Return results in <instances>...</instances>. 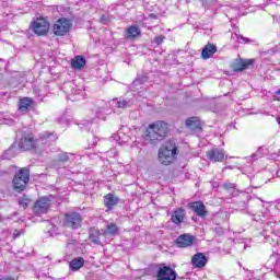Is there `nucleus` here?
Returning <instances> with one entry per match:
<instances>
[{
	"mask_svg": "<svg viewBox=\"0 0 280 280\" xmlns=\"http://www.w3.org/2000/svg\"><path fill=\"white\" fill-rule=\"evenodd\" d=\"M194 236L190 234H182L177 237L176 244L179 248H187L194 246Z\"/></svg>",
	"mask_w": 280,
	"mask_h": 280,
	"instance_id": "2eb2a0df",
	"label": "nucleus"
},
{
	"mask_svg": "<svg viewBox=\"0 0 280 280\" xmlns=\"http://www.w3.org/2000/svg\"><path fill=\"white\" fill-rule=\"evenodd\" d=\"M202 2V4L207 8V5H209V2H214L215 0H200Z\"/></svg>",
	"mask_w": 280,
	"mask_h": 280,
	"instance_id": "f704fd0d",
	"label": "nucleus"
},
{
	"mask_svg": "<svg viewBox=\"0 0 280 280\" xmlns=\"http://www.w3.org/2000/svg\"><path fill=\"white\" fill-rule=\"evenodd\" d=\"M3 159H7L8 161H10V159H14V148L7 150L3 154Z\"/></svg>",
	"mask_w": 280,
	"mask_h": 280,
	"instance_id": "c756f323",
	"label": "nucleus"
},
{
	"mask_svg": "<svg viewBox=\"0 0 280 280\" xmlns=\"http://www.w3.org/2000/svg\"><path fill=\"white\" fill-rule=\"evenodd\" d=\"M71 27H73V23H71V20L67 18H60L55 22L52 26V32L55 36H67V34L71 32Z\"/></svg>",
	"mask_w": 280,
	"mask_h": 280,
	"instance_id": "423d86ee",
	"label": "nucleus"
},
{
	"mask_svg": "<svg viewBox=\"0 0 280 280\" xmlns=\"http://www.w3.org/2000/svg\"><path fill=\"white\" fill-rule=\"evenodd\" d=\"M0 280H16V279L10 278V277H5V278H1Z\"/></svg>",
	"mask_w": 280,
	"mask_h": 280,
	"instance_id": "58836bf2",
	"label": "nucleus"
},
{
	"mask_svg": "<svg viewBox=\"0 0 280 280\" xmlns=\"http://www.w3.org/2000/svg\"><path fill=\"white\" fill-rule=\"evenodd\" d=\"M191 264L195 268H205L207 266V256L202 253H197L192 256Z\"/></svg>",
	"mask_w": 280,
	"mask_h": 280,
	"instance_id": "f3484780",
	"label": "nucleus"
},
{
	"mask_svg": "<svg viewBox=\"0 0 280 280\" xmlns=\"http://www.w3.org/2000/svg\"><path fill=\"white\" fill-rule=\"evenodd\" d=\"M273 97H275V100H277V102H280V90L276 92Z\"/></svg>",
	"mask_w": 280,
	"mask_h": 280,
	"instance_id": "c9c22d12",
	"label": "nucleus"
},
{
	"mask_svg": "<svg viewBox=\"0 0 280 280\" xmlns=\"http://www.w3.org/2000/svg\"><path fill=\"white\" fill-rule=\"evenodd\" d=\"M132 104H135V100L114 98L110 102L97 101L92 107V113L97 119H106V115H110L115 108H130Z\"/></svg>",
	"mask_w": 280,
	"mask_h": 280,
	"instance_id": "f03ea898",
	"label": "nucleus"
},
{
	"mask_svg": "<svg viewBox=\"0 0 280 280\" xmlns=\"http://www.w3.org/2000/svg\"><path fill=\"white\" fill-rule=\"evenodd\" d=\"M23 235V231L14 230L13 231V240H16V237H21Z\"/></svg>",
	"mask_w": 280,
	"mask_h": 280,
	"instance_id": "2f4dec72",
	"label": "nucleus"
},
{
	"mask_svg": "<svg viewBox=\"0 0 280 280\" xmlns=\"http://www.w3.org/2000/svg\"><path fill=\"white\" fill-rule=\"evenodd\" d=\"M101 22H103L106 25V23H108V18L106 15H103L101 18Z\"/></svg>",
	"mask_w": 280,
	"mask_h": 280,
	"instance_id": "e433bc0d",
	"label": "nucleus"
},
{
	"mask_svg": "<svg viewBox=\"0 0 280 280\" xmlns=\"http://www.w3.org/2000/svg\"><path fill=\"white\" fill-rule=\"evenodd\" d=\"M152 18H154V14H151Z\"/></svg>",
	"mask_w": 280,
	"mask_h": 280,
	"instance_id": "37998d69",
	"label": "nucleus"
},
{
	"mask_svg": "<svg viewBox=\"0 0 280 280\" xmlns=\"http://www.w3.org/2000/svg\"><path fill=\"white\" fill-rule=\"evenodd\" d=\"M73 95H80V97H82L84 95V91L82 90H75L74 92L72 91Z\"/></svg>",
	"mask_w": 280,
	"mask_h": 280,
	"instance_id": "473e14b6",
	"label": "nucleus"
},
{
	"mask_svg": "<svg viewBox=\"0 0 280 280\" xmlns=\"http://www.w3.org/2000/svg\"><path fill=\"white\" fill-rule=\"evenodd\" d=\"M83 266H84V258L82 257L74 258L69 264V268L73 272H78V270H80V268H82Z\"/></svg>",
	"mask_w": 280,
	"mask_h": 280,
	"instance_id": "4be33fe9",
	"label": "nucleus"
},
{
	"mask_svg": "<svg viewBox=\"0 0 280 280\" xmlns=\"http://www.w3.org/2000/svg\"><path fill=\"white\" fill-rule=\"evenodd\" d=\"M34 105V101L30 97H23L19 101V110L22 113H27L30 108Z\"/></svg>",
	"mask_w": 280,
	"mask_h": 280,
	"instance_id": "aec40b11",
	"label": "nucleus"
},
{
	"mask_svg": "<svg viewBox=\"0 0 280 280\" xmlns=\"http://www.w3.org/2000/svg\"><path fill=\"white\" fill-rule=\"evenodd\" d=\"M164 40H165V36L163 35H159L153 38V43H155L156 45H163Z\"/></svg>",
	"mask_w": 280,
	"mask_h": 280,
	"instance_id": "7c9ffc66",
	"label": "nucleus"
},
{
	"mask_svg": "<svg viewBox=\"0 0 280 280\" xmlns=\"http://www.w3.org/2000/svg\"><path fill=\"white\" fill-rule=\"evenodd\" d=\"M278 279H280V273L277 275Z\"/></svg>",
	"mask_w": 280,
	"mask_h": 280,
	"instance_id": "79ce46f5",
	"label": "nucleus"
},
{
	"mask_svg": "<svg viewBox=\"0 0 280 280\" xmlns=\"http://www.w3.org/2000/svg\"><path fill=\"white\" fill-rule=\"evenodd\" d=\"M223 187H224V189H235L234 184H224Z\"/></svg>",
	"mask_w": 280,
	"mask_h": 280,
	"instance_id": "72a5a7b5",
	"label": "nucleus"
},
{
	"mask_svg": "<svg viewBox=\"0 0 280 280\" xmlns=\"http://www.w3.org/2000/svg\"><path fill=\"white\" fill-rule=\"evenodd\" d=\"M186 126L190 130H198L200 128V119L198 117H190L186 120Z\"/></svg>",
	"mask_w": 280,
	"mask_h": 280,
	"instance_id": "b1692460",
	"label": "nucleus"
},
{
	"mask_svg": "<svg viewBox=\"0 0 280 280\" xmlns=\"http://www.w3.org/2000/svg\"><path fill=\"white\" fill-rule=\"evenodd\" d=\"M59 163H67V161H69V153H65V152H60L58 154V160Z\"/></svg>",
	"mask_w": 280,
	"mask_h": 280,
	"instance_id": "c85d7f7f",
	"label": "nucleus"
},
{
	"mask_svg": "<svg viewBox=\"0 0 280 280\" xmlns=\"http://www.w3.org/2000/svg\"><path fill=\"white\" fill-rule=\"evenodd\" d=\"M27 183H30V170L24 167L15 173L13 177V188L15 191H24L25 187H27Z\"/></svg>",
	"mask_w": 280,
	"mask_h": 280,
	"instance_id": "39448f33",
	"label": "nucleus"
},
{
	"mask_svg": "<svg viewBox=\"0 0 280 280\" xmlns=\"http://www.w3.org/2000/svg\"><path fill=\"white\" fill-rule=\"evenodd\" d=\"M63 225L67 229H80L82 226V215L78 212H70L65 215Z\"/></svg>",
	"mask_w": 280,
	"mask_h": 280,
	"instance_id": "0eeeda50",
	"label": "nucleus"
},
{
	"mask_svg": "<svg viewBox=\"0 0 280 280\" xmlns=\"http://www.w3.org/2000/svg\"><path fill=\"white\" fill-rule=\"evenodd\" d=\"M167 132H170L167 122L159 120L149 125L144 139L151 142L163 141V139L167 137Z\"/></svg>",
	"mask_w": 280,
	"mask_h": 280,
	"instance_id": "7ed1b4c3",
	"label": "nucleus"
},
{
	"mask_svg": "<svg viewBox=\"0 0 280 280\" xmlns=\"http://www.w3.org/2000/svg\"><path fill=\"white\" fill-rule=\"evenodd\" d=\"M190 209L199 218H206V215L208 213L207 207L205 206V203H202V201H194L192 203H190Z\"/></svg>",
	"mask_w": 280,
	"mask_h": 280,
	"instance_id": "dca6fc26",
	"label": "nucleus"
},
{
	"mask_svg": "<svg viewBox=\"0 0 280 280\" xmlns=\"http://www.w3.org/2000/svg\"><path fill=\"white\" fill-rule=\"evenodd\" d=\"M185 215H187V211L184 208H177L171 214V222L178 226L185 221Z\"/></svg>",
	"mask_w": 280,
	"mask_h": 280,
	"instance_id": "ddd939ff",
	"label": "nucleus"
},
{
	"mask_svg": "<svg viewBox=\"0 0 280 280\" xmlns=\"http://www.w3.org/2000/svg\"><path fill=\"white\" fill-rule=\"evenodd\" d=\"M125 36H126V38H128V40H135V38H137V36H141V28H139V26H137V25H131L126 28Z\"/></svg>",
	"mask_w": 280,
	"mask_h": 280,
	"instance_id": "6ab92c4d",
	"label": "nucleus"
},
{
	"mask_svg": "<svg viewBox=\"0 0 280 280\" xmlns=\"http://www.w3.org/2000/svg\"><path fill=\"white\" fill-rule=\"evenodd\" d=\"M33 32L37 34V36H45L49 32V23L44 19H37L33 23Z\"/></svg>",
	"mask_w": 280,
	"mask_h": 280,
	"instance_id": "9b49d317",
	"label": "nucleus"
},
{
	"mask_svg": "<svg viewBox=\"0 0 280 280\" xmlns=\"http://www.w3.org/2000/svg\"><path fill=\"white\" fill-rule=\"evenodd\" d=\"M253 62H254L253 59H235L231 63V69L237 73L240 71H244L248 69V67H250Z\"/></svg>",
	"mask_w": 280,
	"mask_h": 280,
	"instance_id": "f8f14e48",
	"label": "nucleus"
},
{
	"mask_svg": "<svg viewBox=\"0 0 280 280\" xmlns=\"http://www.w3.org/2000/svg\"><path fill=\"white\" fill-rule=\"evenodd\" d=\"M75 100H80V97L75 98Z\"/></svg>",
	"mask_w": 280,
	"mask_h": 280,
	"instance_id": "c03bdc74",
	"label": "nucleus"
},
{
	"mask_svg": "<svg viewBox=\"0 0 280 280\" xmlns=\"http://www.w3.org/2000/svg\"><path fill=\"white\" fill-rule=\"evenodd\" d=\"M92 145H97V138L94 139V141L92 142Z\"/></svg>",
	"mask_w": 280,
	"mask_h": 280,
	"instance_id": "ea45409f",
	"label": "nucleus"
},
{
	"mask_svg": "<svg viewBox=\"0 0 280 280\" xmlns=\"http://www.w3.org/2000/svg\"><path fill=\"white\" fill-rule=\"evenodd\" d=\"M89 237L93 244H95L96 246H102V241L100 240L101 237H104V235L102 234V230L100 231L95 228L90 229Z\"/></svg>",
	"mask_w": 280,
	"mask_h": 280,
	"instance_id": "a211bd4d",
	"label": "nucleus"
},
{
	"mask_svg": "<svg viewBox=\"0 0 280 280\" xmlns=\"http://www.w3.org/2000/svg\"><path fill=\"white\" fill-rule=\"evenodd\" d=\"M215 51H218L215 46L213 44H208L203 47L201 51V57L203 58V60H209V58H211V56H213Z\"/></svg>",
	"mask_w": 280,
	"mask_h": 280,
	"instance_id": "412c9836",
	"label": "nucleus"
},
{
	"mask_svg": "<svg viewBox=\"0 0 280 280\" xmlns=\"http://www.w3.org/2000/svg\"><path fill=\"white\" fill-rule=\"evenodd\" d=\"M51 205V201L47 197L39 198L34 207L33 211L36 215H43V213H47L49 211V206Z\"/></svg>",
	"mask_w": 280,
	"mask_h": 280,
	"instance_id": "1a4fd4ad",
	"label": "nucleus"
},
{
	"mask_svg": "<svg viewBox=\"0 0 280 280\" xmlns=\"http://www.w3.org/2000/svg\"><path fill=\"white\" fill-rule=\"evenodd\" d=\"M71 65L73 69H83L84 65H86V59L82 56H77L72 59Z\"/></svg>",
	"mask_w": 280,
	"mask_h": 280,
	"instance_id": "5701e85b",
	"label": "nucleus"
},
{
	"mask_svg": "<svg viewBox=\"0 0 280 280\" xmlns=\"http://www.w3.org/2000/svg\"><path fill=\"white\" fill-rule=\"evenodd\" d=\"M139 84H141V80L140 79H136L133 81V86H139Z\"/></svg>",
	"mask_w": 280,
	"mask_h": 280,
	"instance_id": "4c0bfd02",
	"label": "nucleus"
},
{
	"mask_svg": "<svg viewBox=\"0 0 280 280\" xmlns=\"http://www.w3.org/2000/svg\"><path fill=\"white\" fill-rule=\"evenodd\" d=\"M103 237H115L119 235V225L115 222L107 223L105 229L101 230Z\"/></svg>",
	"mask_w": 280,
	"mask_h": 280,
	"instance_id": "4468645a",
	"label": "nucleus"
},
{
	"mask_svg": "<svg viewBox=\"0 0 280 280\" xmlns=\"http://www.w3.org/2000/svg\"><path fill=\"white\" fill-rule=\"evenodd\" d=\"M176 277H178V275L170 266H165V265L159 266V269L156 272L158 280H176Z\"/></svg>",
	"mask_w": 280,
	"mask_h": 280,
	"instance_id": "6e6552de",
	"label": "nucleus"
},
{
	"mask_svg": "<svg viewBox=\"0 0 280 280\" xmlns=\"http://www.w3.org/2000/svg\"><path fill=\"white\" fill-rule=\"evenodd\" d=\"M176 143L170 141L162 145L159 150V161L162 165H171L176 160Z\"/></svg>",
	"mask_w": 280,
	"mask_h": 280,
	"instance_id": "20e7f679",
	"label": "nucleus"
},
{
	"mask_svg": "<svg viewBox=\"0 0 280 280\" xmlns=\"http://www.w3.org/2000/svg\"><path fill=\"white\" fill-rule=\"evenodd\" d=\"M206 156L212 163H222L226 156V152L223 149L213 148L207 151Z\"/></svg>",
	"mask_w": 280,
	"mask_h": 280,
	"instance_id": "9d476101",
	"label": "nucleus"
},
{
	"mask_svg": "<svg viewBox=\"0 0 280 280\" xmlns=\"http://www.w3.org/2000/svg\"><path fill=\"white\" fill-rule=\"evenodd\" d=\"M30 202H31V200H30V198H27V197H21V198L19 199V205H20V207H22L23 209H27V206L30 205Z\"/></svg>",
	"mask_w": 280,
	"mask_h": 280,
	"instance_id": "cd10ccee",
	"label": "nucleus"
},
{
	"mask_svg": "<svg viewBox=\"0 0 280 280\" xmlns=\"http://www.w3.org/2000/svg\"><path fill=\"white\" fill-rule=\"evenodd\" d=\"M278 124L280 125V116L277 118Z\"/></svg>",
	"mask_w": 280,
	"mask_h": 280,
	"instance_id": "a19ab883",
	"label": "nucleus"
},
{
	"mask_svg": "<svg viewBox=\"0 0 280 280\" xmlns=\"http://www.w3.org/2000/svg\"><path fill=\"white\" fill-rule=\"evenodd\" d=\"M117 202H119V199H117L113 194L105 196V207H107V209H113Z\"/></svg>",
	"mask_w": 280,
	"mask_h": 280,
	"instance_id": "393cba45",
	"label": "nucleus"
},
{
	"mask_svg": "<svg viewBox=\"0 0 280 280\" xmlns=\"http://www.w3.org/2000/svg\"><path fill=\"white\" fill-rule=\"evenodd\" d=\"M266 149L264 147L258 148L257 152L252 155L253 161H257V159H261L266 153Z\"/></svg>",
	"mask_w": 280,
	"mask_h": 280,
	"instance_id": "a878e982",
	"label": "nucleus"
},
{
	"mask_svg": "<svg viewBox=\"0 0 280 280\" xmlns=\"http://www.w3.org/2000/svg\"><path fill=\"white\" fill-rule=\"evenodd\" d=\"M232 39L237 40L238 43H249L250 42V39L240 35V34H236V33L232 34Z\"/></svg>",
	"mask_w": 280,
	"mask_h": 280,
	"instance_id": "bb28decb",
	"label": "nucleus"
},
{
	"mask_svg": "<svg viewBox=\"0 0 280 280\" xmlns=\"http://www.w3.org/2000/svg\"><path fill=\"white\" fill-rule=\"evenodd\" d=\"M58 141L56 133L44 132L39 139L35 140L32 133H23L19 141V148L23 152L27 150H40L42 152H49V147Z\"/></svg>",
	"mask_w": 280,
	"mask_h": 280,
	"instance_id": "f257e3e1",
	"label": "nucleus"
}]
</instances>
